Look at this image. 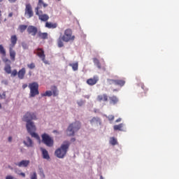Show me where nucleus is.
I'll list each match as a JSON object with an SVG mask.
<instances>
[{"label": "nucleus", "mask_w": 179, "mask_h": 179, "mask_svg": "<svg viewBox=\"0 0 179 179\" xmlns=\"http://www.w3.org/2000/svg\"><path fill=\"white\" fill-rule=\"evenodd\" d=\"M0 20H2V11L0 10Z\"/></svg>", "instance_id": "48"}, {"label": "nucleus", "mask_w": 179, "mask_h": 179, "mask_svg": "<svg viewBox=\"0 0 179 179\" xmlns=\"http://www.w3.org/2000/svg\"><path fill=\"white\" fill-rule=\"evenodd\" d=\"M4 22H6V19L4 20Z\"/></svg>", "instance_id": "59"}, {"label": "nucleus", "mask_w": 179, "mask_h": 179, "mask_svg": "<svg viewBox=\"0 0 179 179\" xmlns=\"http://www.w3.org/2000/svg\"><path fill=\"white\" fill-rule=\"evenodd\" d=\"M20 33H23L27 29H28L27 25L21 24L18 27Z\"/></svg>", "instance_id": "32"}, {"label": "nucleus", "mask_w": 179, "mask_h": 179, "mask_svg": "<svg viewBox=\"0 0 179 179\" xmlns=\"http://www.w3.org/2000/svg\"><path fill=\"white\" fill-rule=\"evenodd\" d=\"M77 104L79 106V107H82V106H83V104H85V101H83V100L78 101Z\"/></svg>", "instance_id": "38"}, {"label": "nucleus", "mask_w": 179, "mask_h": 179, "mask_svg": "<svg viewBox=\"0 0 179 179\" xmlns=\"http://www.w3.org/2000/svg\"><path fill=\"white\" fill-rule=\"evenodd\" d=\"M58 1H61V0H58Z\"/></svg>", "instance_id": "61"}, {"label": "nucleus", "mask_w": 179, "mask_h": 179, "mask_svg": "<svg viewBox=\"0 0 179 179\" xmlns=\"http://www.w3.org/2000/svg\"><path fill=\"white\" fill-rule=\"evenodd\" d=\"M52 93L54 97H57L58 96V88L56 86H53L51 87Z\"/></svg>", "instance_id": "27"}, {"label": "nucleus", "mask_w": 179, "mask_h": 179, "mask_svg": "<svg viewBox=\"0 0 179 179\" xmlns=\"http://www.w3.org/2000/svg\"><path fill=\"white\" fill-rule=\"evenodd\" d=\"M27 68L29 69H34V68H36V64L34 63L29 64H27Z\"/></svg>", "instance_id": "36"}, {"label": "nucleus", "mask_w": 179, "mask_h": 179, "mask_svg": "<svg viewBox=\"0 0 179 179\" xmlns=\"http://www.w3.org/2000/svg\"><path fill=\"white\" fill-rule=\"evenodd\" d=\"M27 33L34 36L38 33V29L33 25H29L27 28Z\"/></svg>", "instance_id": "11"}, {"label": "nucleus", "mask_w": 179, "mask_h": 179, "mask_svg": "<svg viewBox=\"0 0 179 179\" xmlns=\"http://www.w3.org/2000/svg\"><path fill=\"white\" fill-rule=\"evenodd\" d=\"M113 92H118V90L117 89H114Z\"/></svg>", "instance_id": "52"}, {"label": "nucleus", "mask_w": 179, "mask_h": 179, "mask_svg": "<svg viewBox=\"0 0 179 179\" xmlns=\"http://www.w3.org/2000/svg\"><path fill=\"white\" fill-rule=\"evenodd\" d=\"M42 97H51L52 96V91L48 90L45 93L41 94Z\"/></svg>", "instance_id": "30"}, {"label": "nucleus", "mask_w": 179, "mask_h": 179, "mask_svg": "<svg viewBox=\"0 0 179 179\" xmlns=\"http://www.w3.org/2000/svg\"><path fill=\"white\" fill-rule=\"evenodd\" d=\"M27 131L29 134H30L32 138H35V139H37L38 141H40V136L36 133V125H34V123H28L26 124Z\"/></svg>", "instance_id": "5"}, {"label": "nucleus", "mask_w": 179, "mask_h": 179, "mask_svg": "<svg viewBox=\"0 0 179 179\" xmlns=\"http://www.w3.org/2000/svg\"><path fill=\"white\" fill-rule=\"evenodd\" d=\"M37 55L42 59L44 64H47V62L45 61V55L44 54V50H43V48H39L37 49Z\"/></svg>", "instance_id": "12"}, {"label": "nucleus", "mask_w": 179, "mask_h": 179, "mask_svg": "<svg viewBox=\"0 0 179 179\" xmlns=\"http://www.w3.org/2000/svg\"><path fill=\"white\" fill-rule=\"evenodd\" d=\"M24 143L27 148H33V141L30 137H27V140L24 141Z\"/></svg>", "instance_id": "21"}, {"label": "nucleus", "mask_w": 179, "mask_h": 179, "mask_svg": "<svg viewBox=\"0 0 179 179\" xmlns=\"http://www.w3.org/2000/svg\"><path fill=\"white\" fill-rule=\"evenodd\" d=\"M17 0H8V2L10 3H14V2L17 1Z\"/></svg>", "instance_id": "45"}, {"label": "nucleus", "mask_w": 179, "mask_h": 179, "mask_svg": "<svg viewBox=\"0 0 179 179\" xmlns=\"http://www.w3.org/2000/svg\"><path fill=\"white\" fill-rule=\"evenodd\" d=\"M0 108H2V105L0 103Z\"/></svg>", "instance_id": "56"}, {"label": "nucleus", "mask_w": 179, "mask_h": 179, "mask_svg": "<svg viewBox=\"0 0 179 179\" xmlns=\"http://www.w3.org/2000/svg\"><path fill=\"white\" fill-rule=\"evenodd\" d=\"M37 120V115L33 112H27V113L23 117V121L28 124H34L31 120Z\"/></svg>", "instance_id": "8"}, {"label": "nucleus", "mask_w": 179, "mask_h": 179, "mask_svg": "<svg viewBox=\"0 0 179 179\" xmlns=\"http://www.w3.org/2000/svg\"><path fill=\"white\" fill-rule=\"evenodd\" d=\"M12 16H13V13H10L8 14V17H12Z\"/></svg>", "instance_id": "46"}, {"label": "nucleus", "mask_w": 179, "mask_h": 179, "mask_svg": "<svg viewBox=\"0 0 179 179\" xmlns=\"http://www.w3.org/2000/svg\"><path fill=\"white\" fill-rule=\"evenodd\" d=\"M93 62H94V65H96L97 66V68H99V69H101V64H100V61H99V59L94 58Z\"/></svg>", "instance_id": "28"}, {"label": "nucleus", "mask_w": 179, "mask_h": 179, "mask_svg": "<svg viewBox=\"0 0 179 179\" xmlns=\"http://www.w3.org/2000/svg\"><path fill=\"white\" fill-rule=\"evenodd\" d=\"M0 54H1V55H3L5 57V55H6V50H5V48H3V46L2 45H0Z\"/></svg>", "instance_id": "34"}, {"label": "nucleus", "mask_w": 179, "mask_h": 179, "mask_svg": "<svg viewBox=\"0 0 179 179\" xmlns=\"http://www.w3.org/2000/svg\"><path fill=\"white\" fill-rule=\"evenodd\" d=\"M96 100L100 103H101V101H103V103H106L108 101V95H107V94L98 95L96 97Z\"/></svg>", "instance_id": "13"}, {"label": "nucleus", "mask_w": 179, "mask_h": 179, "mask_svg": "<svg viewBox=\"0 0 179 179\" xmlns=\"http://www.w3.org/2000/svg\"><path fill=\"white\" fill-rule=\"evenodd\" d=\"M107 82H108V85H115L116 80L108 79Z\"/></svg>", "instance_id": "35"}, {"label": "nucleus", "mask_w": 179, "mask_h": 179, "mask_svg": "<svg viewBox=\"0 0 179 179\" xmlns=\"http://www.w3.org/2000/svg\"><path fill=\"white\" fill-rule=\"evenodd\" d=\"M62 41V37H59L57 39V47H59V48H62V47H64V42Z\"/></svg>", "instance_id": "31"}, {"label": "nucleus", "mask_w": 179, "mask_h": 179, "mask_svg": "<svg viewBox=\"0 0 179 179\" xmlns=\"http://www.w3.org/2000/svg\"><path fill=\"white\" fill-rule=\"evenodd\" d=\"M30 164V161L29 160H22L20 162L15 163V166H17L18 167H27Z\"/></svg>", "instance_id": "16"}, {"label": "nucleus", "mask_w": 179, "mask_h": 179, "mask_svg": "<svg viewBox=\"0 0 179 179\" xmlns=\"http://www.w3.org/2000/svg\"><path fill=\"white\" fill-rule=\"evenodd\" d=\"M81 124L80 122H75L69 124L66 130V134L68 136H73L75 132H78L80 129Z\"/></svg>", "instance_id": "2"}, {"label": "nucleus", "mask_w": 179, "mask_h": 179, "mask_svg": "<svg viewBox=\"0 0 179 179\" xmlns=\"http://www.w3.org/2000/svg\"><path fill=\"white\" fill-rule=\"evenodd\" d=\"M42 143H44L48 148H52L54 146V138L50 137L48 134L44 133L41 135Z\"/></svg>", "instance_id": "6"}, {"label": "nucleus", "mask_w": 179, "mask_h": 179, "mask_svg": "<svg viewBox=\"0 0 179 179\" xmlns=\"http://www.w3.org/2000/svg\"><path fill=\"white\" fill-rule=\"evenodd\" d=\"M41 151L42 152L43 159H45V160H50V155L48 154V151H47L45 148H41Z\"/></svg>", "instance_id": "19"}, {"label": "nucleus", "mask_w": 179, "mask_h": 179, "mask_svg": "<svg viewBox=\"0 0 179 179\" xmlns=\"http://www.w3.org/2000/svg\"><path fill=\"white\" fill-rule=\"evenodd\" d=\"M18 72H17V70L16 69H14L13 71H11L10 74H11V76H13V78H15V76H17Z\"/></svg>", "instance_id": "37"}, {"label": "nucleus", "mask_w": 179, "mask_h": 179, "mask_svg": "<svg viewBox=\"0 0 179 179\" xmlns=\"http://www.w3.org/2000/svg\"><path fill=\"white\" fill-rule=\"evenodd\" d=\"M41 6H43V8H47V6H48V4L45 3L43 0H38V6L36 8H39V9H41Z\"/></svg>", "instance_id": "26"}, {"label": "nucleus", "mask_w": 179, "mask_h": 179, "mask_svg": "<svg viewBox=\"0 0 179 179\" xmlns=\"http://www.w3.org/2000/svg\"><path fill=\"white\" fill-rule=\"evenodd\" d=\"M45 27L48 29H57V27H58V24L46 22Z\"/></svg>", "instance_id": "22"}, {"label": "nucleus", "mask_w": 179, "mask_h": 179, "mask_svg": "<svg viewBox=\"0 0 179 179\" xmlns=\"http://www.w3.org/2000/svg\"><path fill=\"white\" fill-rule=\"evenodd\" d=\"M109 121H114V115H109L108 117Z\"/></svg>", "instance_id": "39"}, {"label": "nucleus", "mask_w": 179, "mask_h": 179, "mask_svg": "<svg viewBox=\"0 0 179 179\" xmlns=\"http://www.w3.org/2000/svg\"><path fill=\"white\" fill-rule=\"evenodd\" d=\"M91 125H101V119L99 117H94L90 120Z\"/></svg>", "instance_id": "14"}, {"label": "nucleus", "mask_w": 179, "mask_h": 179, "mask_svg": "<svg viewBox=\"0 0 179 179\" xmlns=\"http://www.w3.org/2000/svg\"><path fill=\"white\" fill-rule=\"evenodd\" d=\"M15 173H17V171L15 170Z\"/></svg>", "instance_id": "57"}, {"label": "nucleus", "mask_w": 179, "mask_h": 179, "mask_svg": "<svg viewBox=\"0 0 179 179\" xmlns=\"http://www.w3.org/2000/svg\"><path fill=\"white\" fill-rule=\"evenodd\" d=\"M4 71L6 73H8L9 75L12 73V67L10 66V64H6L4 67Z\"/></svg>", "instance_id": "25"}, {"label": "nucleus", "mask_w": 179, "mask_h": 179, "mask_svg": "<svg viewBox=\"0 0 179 179\" xmlns=\"http://www.w3.org/2000/svg\"><path fill=\"white\" fill-rule=\"evenodd\" d=\"M2 1H3V0H0V2H2Z\"/></svg>", "instance_id": "58"}, {"label": "nucleus", "mask_w": 179, "mask_h": 179, "mask_svg": "<svg viewBox=\"0 0 179 179\" xmlns=\"http://www.w3.org/2000/svg\"><path fill=\"white\" fill-rule=\"evenodd\" d=\"M1 60H0V65H1Z\"/></svg>", "instance_id": "60"}, {"label": "nucleus", "mask_w": 179, "mask_h": 179, "mask_svg": "<svg viewBox=\"0 0 179 179\" xmlns=\"http://www.w3.org/2000/svg\"><path fill=\"white\" fill-rule=\"evenodd\" d=\"M37 36L42 40H47L48 38V34L46 32L38 31Z\"/></svg>", "instance_id": "18"}, {"label": "nucleus", "mask_w": 179, "mask_h": 179, "mask_svg": "<svg viewBox=\"0 0 179 179\" xmlns=\"http://www.w3.org/2000/svg\"><path fill=\"white\" fill-rule=\"evenodd\" d=\"M120 99L117 97V96L113 95L112 96H109V103L112 106H115V104H118Z\"/></svg>", "instance_id": "15"}, {"label": "nucleus", "mask_w": 179, "mask_h": 179, "mask_svg": "<svg viewBox=\"0 0 179 179\" xmlns=\"http://www.w3.org/2000/svg\"><path fill=\"white\" fill-rule=\"evenodd\" d=\"M116 86H120V87H122L125 85V80H116L115 83Z\"/></svg>", "instance_id": "24"}, {"label": "nucleus", "mask_w": 179, "mask_h": 179, "mask_svg": "<svg viewBox=\"0 0 179 179\" xmlns=\"http://www.w3.org/2000/svg\"><path fill=\"white\" fill-rule=\"evenodd\" d=\"M22 48H24V50H27V44L23 43H22Z\"/></svg>", "instance_id": "41"}, {"label": "nucleus", "mask_w": 179, "mask_h": 179, "mask_svg": "<svg viewBox=\"0 0 179 179\" xmlns=\"http://www.w3.org/2000/svg\"><path fill=\"white\" fill-rule=\"evenodd\" d=\"M110 143L111 145H113V146H115V145H117V144L118 143V142L117 141V140L115 139V138L112 137V138H110Z\"/></svg>", "instance_id": "33"}, {"label": "nucleus", "mask_w": 179, "mask_h": 179, "mask_svg": "<svg viewBox=\"0 0 179 179\" xmlns=\"http://www.w3.org/2000/svg\"><path fill=\"white\" fill-rule=\"evenodd\" d=\"M26 87H27V84H24L22 85V89H26Z\"/></svg>", "instance_id": "47"}, {"label": "nucleus", "mask_w": 179, "mask_h": 179, "mask_svg": "<svg viewBox=\"0 0 179 179\" xmlns=\"http://www.w3.org/2000/svg\"><path fill=\"white\" fill-rule=\"evenodd\" d=\"M40 175L42 176L43 178H45V175H44V172L41 171Z\"/></svg>", "instance_id": "43"}, {"label": "nucleus", "mask_w": 179, "mask_h": 179, "mask_svg": "<svg viewBox=\"0 0 179 179\" xmlns=\"http://www.w3.org/2000/svg\"><path fill=\"white\" fill-rule=\"evenodd\" d=\"M115 122H121V118H118L115 120Z\"/></svg>", "instance_id": "49"}, {"label": "nucleus", "mask_w": 179, "mask_h": 179, "mask_svg": "<svg viewBox=\"0 0 179 179\" xmlns=\"http://www.w3.org/2000/svg\"><path fill=\"white\" fill-rule=\"evenodd\" d=\"M76 141V139H75V138H71V142H75Z\"/></svg>", "instance_id": "51"}, {"label": "nucleus", "mask_w": 179, "mask_h": 179, "mask_svg": "<svg viewBox=\"0 0 179 179\" xmlns=\"http://www.w3.org/2000/svg\"><path fill=\"white\" fill-rule=\"evenodd\" d=\"M31 179H37V173L36 172L33 173L32 176L31 177Z\"/></svg>", "instance_id": "40"}, {"label": "nucleus", "mask_w": 179, "mask_h": 179, "mask_svg": "<svg viewBox=\"0 0 179 179\" xmlns=\"http://www.w3.org/2000/svg\"><path fill=\"white\" fill-rule=\"evenodd\" d=\"M62 38L65 43H69V41L75 40V36H72V29H66Z\"/></svg>", "instance_id": "7"}, {"label": "nucleus", "mask_w": 179, "mask_h": 179, "mask_svg": "<svg viewBox=\"0 0 179 179\" xmlns=\"http://www.w3.org/2000/svg\"><path fill=\"white\" fill-rule=\"evenodd\" d=\"M8 142H12V136L8 137Z\"/></svg>", "instance_id": "50"}, {"label": "nucleus", "mask_w": 179, "mask_h": 179, "mask_svg": "<svg viewBox=\"0 0 179 179\" xmlns=\"http://www.w3.org/2000/svg\"><path fill=\"white\" fill-rule=\"evenodd\" d=\"M28 87L30 90L29 97H36V96L40 94V92L38 91V83L36 82L31 83L29 84Z\"/></svg>", "instance_id": "4"}, {"label": "nucleus", "mask_w": 179, "mask_h": 179, "mask_svg": "<svg viewBox=\"0 0 179 179\" xmlns=\"http://www.w3.org/2000/svg\"><path fill=\"white\" fill-rule=\"evenodd\" d=\"M25 15H27L29 19L34 16V13L33 12V8L31 3H27L25 6Z\"/></svg>", "instance_id": "10"}, {"label": "nucleus", "mask_w": 179, "mask_h": 179, "mask_svg": "<svg viewBox=\"0 0 179 179\" xmlns=\"http://www.w3.org/2000/svg\"><path fill=\"white\" fill-rule=\"evenodd\" d=\"M69 146H71V143H69V141H64V143L61 145L60 148L55 150V156H57L58 159H64L65 156H66V153H68Z\"/></svg>", "instance_id": "1"}, {"label": "nucleus", "mask_w": 179, "mask_h": 179, "mask_svg": "<svg viewBox=\"0 0 179 179\" xmlns=\"http://www.w3.org/2000/svg\"><path fill=\"white\" fill-rule=\"evenodd\" d=\"M26 75V69L24 67L22 68L19 70L17 76L20 80L24 79V76Z\"/></svg>", "instance_id": "17"}, {"label": "nucleus", "mask_w": 179, "mask_h": 179, "mask_svg": "<svg viewBox=\"0 0 179 179\" xmlns=\"http://www.w3.org/2000/svg\"><path fill=\"white\" fill-rule=\"evenodd\" d=\"M69 66H71L73 71H78V69H79V64L78 62L76 63H70Z\"/></svg>", "instance_id": "23"}, {"label": "nucleus", "mask_w": 179, "mask_h": 179, "mask_svg": "<svg viewBox=\"0 0 179 179\" xmlns=\"http://www.w3.org/2000/svg\"><path fill=\"white\" fill-rule=\"evenodd\" d=\"M100 179H104V178H103V176H100Z\"/></svg>", "instance_id": "53"}, {"label": "nucleus", "mask_w": 179, "mask_h": 179, "mask_svg": "<svg viewBox=\"0 0 179 179\" xmlns=\"http://www.w3.org/2000/svg\"><path fill=\"white\" fill-rule=\"evenodd\" d=\"M90 96H85L86 99H90Z\"/></svg>", "instance_id": "54"}, {"label": "nucleus", "mask_w": 179, "mask_h": 179, "mask_svg": "<svg viewBox=\"0 0 179 179\" xmlns=\"http://www.w3.org/2000/svg\"><path fill=\"white\" fill-rule=\"evenodd\" d=\"M36 15L38 16L39 20L41 22H47L50 19V16L47 14H43V11L40 10V7L36 8Z\"/></svg>", "instance_id": "9"}, {"label": "nucleus", "mask_w": 179, "mask_h": 179, "mask_svg": "<svg viewBox=\"0 0 179 179\" xmlns=\"http://www.w3.org/2000/svg\"><path fill=\"white\" fill-rule=\"evenodd\" d=\"M123 127H124V124L121 123V124H120L118 125H115L113 127V129L115 131H122Z\"/></svg>", "instance_id": "29"}, {"label": "nucleus", "mask_w": 179, "mask_h": 179, "mask_svg": "<svg viewBox=\"0 0 179 179\" xmlns=\"http://www.w3.org/2000/svg\"><path fill=\"white\" fill-rule=\"evenodd\" d=\"M9 169H10V170H13V168H12L11 166H8Z\"/></svg>", "instance_id": "55"}, {"label": "nucleus", "mask_w": 179, "mask_h": 179, "mask_svg": "<svg viewBox=\"0 0 179 179\" xmlns=\"http://www.w3.org/2000/svg\"><path fill=\"white\" fill-rule=\"evenodd\" d=\"M20 176H22V177H24V178L26 177V174L23 172L20 173Z\"/></svg>", "instance_id": "44"}, {"label": "nucleus", "mask_w": 179, "mask_h": 179, "mask_svg": "<svg viewBox=\"0 0 179 179\" xmlns=\"http://www.w3.org/2000/svg\"><path fill=\"white\" fill-rule=\"evenodd\" d=\"M6 179H13V176H7L6 177Z\"/></svg>", "instance_id": "42"}, {"label": "nucleus", "mask_w": 179, "mask_h": 179, "mask_svg": "<svg viewBox=\"0 0 179 179\" xmlns=\"http://www.w3.org/2000/svg\"><path fill=\"white\" fill-rule=\"evenodd\" d=\"M99 80H97V78H96L95 77L92 78H89L87 80V84L89 85L90 86H94V85H96V83H97V81Z\"/></svg>", "instance_id": "20"}, {"label": "nucleus", "mask_w": 179, "mask_h": 179, "mask_svg": "<svg viewBox=\"0 0 179 179\" xmlns=\"http://www.w3.org/2000/svg\"><path fill=\"white\" fill-rule=\"evenodd\" d=\"M10 43L11 44L10 45L9 48L10 58L11 61L14 62L16 57V52L13 50V48L15 47V45H16V43H17V36H16V35L11 36Z\"/></svg>", "instance_id": "3"}]
</instances>
